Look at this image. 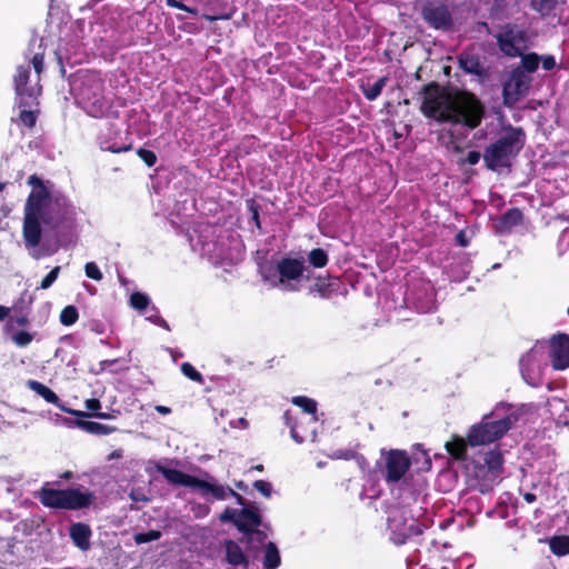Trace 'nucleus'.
Masks as SVG:
<instances>
[{
	"label": "nucleus",
	"mask_w": 569,
	"mask_h": 569,
	"mask_svg": "<svg viewBox=\"0 0 569 569\" xmlns=\"http://www.w3.org/2000/svg\"><path fill=\"white\" fill-rule=\"evenodd\" d=\"M420 111L439 123L462 124L470 130L478 128L485 117V106L472 92L448 91L438 82L425 84L420 92Z\"/></svg>",
	"instance_id": "1"
},
{
	"label": "nucleus",
	"mask_w": 569,
	"mask_h": 569,
	"mask_svg": "<svg viewBox=\"0 0 569 569\" xmlns=\"http://www.w3.org/2000/svg\"><path fill=\"white\" fill-rule=\"evenodd\" d=\"M28 184L32 190L24 203L22 234L26 247L36 248L42 238L41 223L57 230L66 221L72 220L74 213L66 199L51 198L50 191L37 174L28 178Z\"/></svg>",
	"instance_id": "2"
},
{
	"label": "nucleus",
	"mask_w": 569,
	"mask_h": 569,
	"mask_svg": "<svg viewBox=\"0 0 569 569\" xmlns=\"http://www.w3.org/2000/svg\"><path fill=\"white\" fill-rule=\"evenodd\" d=\"M526 142V133L520 127L508 126L503 132L483 151L482 158L488 170L501 172L511 170L513 160L518 157Z\"/></svg>",
	"instance_id": "3"
},
{
	"label": "nucleus",
	"mask_w": 569,
	"mask_h": 569,
	"mask_svg": "<svg viewBox=\"0 0 569 569\" xmlns=\"http://www.w3.org/2000/svg\"><path fill=\"white\" fill-rule=\"evenodd\" d=\"M42 506L51 509L81 510L91 507L96 500L92 491H81L78 488L56 489L51 482H46L37 492Z\"/></svg>",
	"instance_id": "4"
},
{
	"label": "nucleus",
	"mask_w": 569,
	"mask_h": 569,
	"mask_svg": "<svg viewBox=\"0 0 569 569\" xmlns=\"http://www.w3.org/2000/svg\"><path fill=\"white\" fill-rule=\"evenodd\" d=\"M308 268L302 258L283 257L277 261L276 267L264 266L261 268V277L273 287H282L286 290H298L292 284L305 276Z\"/></svg>",
	"instance_id": "5"
},
{
	"label": "nucleus",
	"mask_w": 569,
	"mask_h": 569,
	"mask_svg": "<svg viewBox=\"0 0 569 569\" xmlns=\"http://www.w3.org/2000/svg\"><path fill=\"white\" fill-rule=\"evenodd\" d=\"M154 469L173 486H184L203 490L202 493L210 492L216 499L223 500L229 495L228 488L222 485L210 483L191 475L184 473L178 469L164 467L160 461L151 462Z\"/></svg>",
	"instance_id": "6"
},
{
	"label": "nucleus",
	"mask_w": 569,
	"mask_h": 569,
	"mask_svg": "<svg viewBox=\"0 0 569 569\" xmlns=\"http://www.w3.org/2000/svg\"><path fill=\"white\" fill-rule=\"evenodd\" d=\"M388 528L391 532V540L396 545H403L410 538L423 532V525L413 517L407 507L395 508L390 511Z\"/></svg>",
	"instance_id": "7"
},
{
	"label": "nucleus",
	"mask_w": 569,
	"mask_h": 569,
	"mask_svg": "<svg viewBox=\"0 0 569 569\" xmlns=\"http://www.w3.org/2000/svg\"><path fill=\"white\" fill-rule=\"evenodd\" d=\"M512 419L506 416L499 420H489L485 416L479 423L472 425L468 430V443L470 447L485 446L502 438L511 428Z\"/></svg>",
	"instance_id": "8"
},
{
	"label": "nucleus",
	"mask_w": 569,
	"mask_h": 569,
	"mask_svg": "<svg viewBox=\"0 0 569 569\" xmlns=\"http://www.w3.org/2000/svg\"><path fill=\"white\" fill-rule=\"evenodd\" d=\"M411 467V459L406 450L391 449L385 455V480L388 483L400 481Z\"/></svg>",
	"instance_id": "9"
},
{
	"label": "nucleus",
	"mask_w": 569,
	"mask_h": 569,
	"mask_svg": "<svg viewBox=\"0 0 569 569\" xmlns=\"http://www.w3.org/2000/svg\"><path fill=\"white\" fill-rule=\"evenodd\" d=\"M307 280L312 279L313 283L309 287V295L318 296L321 299L330 300L341 293L345 289L341 280L338 277H332L329 273L326 276L318 274L313 277L310 272L306 276Z\"/></svg>",
	"instance_id": "10"
},
{
	"label": "nucleus",
	"mask_w": 569,
	"mask_h": 569,
	"mask_svg": "<svg viewBox=\"0 0 569 569\" xmlns=\"http://www.w3.org/2000/svg\"><path fill=\"white\" fill-rule=\"evenodd\" d=\"M30 78V66H18L17 73L13 77L14 90L17 96L20 98L19 107L26 108L32 104V101L40 94V88H29L27 84Z\"/></svg>",
	"instance_id": "11"
},
{
	"label": "nucleus",
	"mask_w": 569,
	"mask_h": 569,
	"mask_svg": "<svg viewBox=\"0 0 569 569\" xmlns=\"http://www.w3.org/2000/svg\"><path fill=\"white\" fill-rule=\"evenodd\" d=\"M550 363L556 370H565L569 367V336L558 333L549 342Z\"/></svg>",
	"instance_id": "12"
},
{
	"label": "nucleus",
	"mask_w": 569,
	"mask_h": 569,
	"mask_svg": "<svg viewBox=\"0 0 569 569\" xmlns=\"http://www.w3.org/2000/svg\"><path fill=\"white\" fill-rule=\"evenodd\" d=\"M27 387L30 390L34 391L38 396L42 397L48 403L57 406L61 411L74 416L77 418H89V415L87 412L67 407L63 402H61L57 393L46 385L37 380L30 379L27 381Z\"/></svg>",
	"instance_id": "13"
},
{
	"label": "nucleus",
	"mask_w": 569,
	"mask_h": 569,
	"mask_svg": "<svg viewBox=\"0 0 569 569\" xmlns=\"http://www.w3.org/2000/svg\"><path fill=\"white\" fill-rule=\"evenodd\" d=\"M530 81L531 79L523 70L515 69L511 72L510 81L503 87L505 102L508 103L510 99L516 101L520 96L527 93L530 88Z\"/></svg>",
	"instance_id": "14"
},
{
	"label": "nucleus",
	"mask_w": 569,
	"mask_h": 569,
	"mask_svg": "<svg viewBox=\"0 0 569 569\" xmlns=\"http://www.w3.org/2000/svg\"><path fill=\"white\" fill-rule=\"evenodd\" d=\"M422 17L435 29H448L452 24V17L446 4L425 7L422 9Z\"/></svg>",
	"instance_id": "15"
},
{
	"label": "nucleus",
	"mask_w": 569,
	"mask_h": 569,
	"mask_svg": "<svg viewBox=\"0 0 569 569\" xmlns=\"http://www.w3.org/2000/svg\"><path fill=\"white\" fill-rule=\"evenodd\" d=\"M262 523V517L256 506H249L240 509V516L236 521V528L247 537L258 529Z\"/></svg>",
	"instance_id": "16"
},
{
	"label": "nucleus",
	"mask_w": 569,
	"mask_h": 569,
	"mask_svg": "<svg viewBox=\"0 0 569 569\" xmlns=\"http://www.w3.org/2000/svg\"><path fill=\"white\" fill-rule=\"evenodd\" d=\"M69 536L73 545L80 550L88 551L90 549L92 530L89 525L83 522L72 523L69 528Z\"/></svg>",
	"instance_id": "17"
},
{
	"label": "nucleus",
	"mask_w": 569,
	"mask_h": 569,
	"mask_svg": "<svg viewBox=\"0 0 569 569\" xmlns=\"http://www.w3.org/2000/svg\"><path fill=\"white\" fill-rule=\"evenodd\" d=\"M468 435L466 438L459 435H452L451 439L446 442L445 448L448 455L456 461H466L468 451Z\"/></svg>",
	"instance_id": "18"
},
{
	"label": "nucleus",
	"mask_w": 569,
	"mask_h": 569,
	"mask_svg": "<svg viewBox=\"0 0 569 569\" xmlns=\"http://www.w3.org/2000/svg\"><path fill=\"white\" fill-rule=\"evenodd\" d=\"M411 300L419 312L426 313L433 309L435 292L429 283H427L423 284L419 292L412 293Z\"/></svg>",
	"instance_id": "19"
},
{
	"label": "nucleus",
	"mask_w": 569,
	"mask_h": 569,
	"mask_svg": "<svg viewBox=\"0 0 569 569\" xmlns=\"http://www.w3.org/2000/svg\"><path fill=\"white\" fill-rule=\"evenodd\" d=\"M226 561L234 567H248L249 561L238 542L227 539L224 541Z\"/></svg>",
	"instance_id": "20"
},
{
	"label": "nucleus",
	"mask_w": 569,
	"mask_h": 569,
	"mask_svg": "<svg viewBox=\"0 0 569 569\" xmlns=\"http://www.w3.org/2000/svg\"><path fill=\"white\" fill-rule=\"evenodd\" d=\"M71 423H73L74 426H77L78 428L88 433L97 436H107L113 433L117 430L116 427L102 425L94 421H87L84 420V418H77V420H74L73 422L70 421V425Z\"/></svg>",
	"instance_id": "21"
},
{
	"label": "nucleus",
	"mask_w": 569,
	"mask_h": 569,
	"mask_svg": "<svg viewBox=\"0 0 569 569\" xmlns=\"http://www.w3.org/2000/svg\"><path fill=\"white\" fill-rule=\"evenodd\" d=\"M522 221V211L519 208H510L501 216L498 227L501 232H509L512 228L521 224Z\"/></svg>",
	"instance_id": "22"
},
{
	"label": "nucleus",
	"mask_w": 569,
	"mask_h": 569,
	"mask_svg": "<svg viewBox=\"0 0 569 569\" xmlns=\"http://www.w3.org/2000/svg\"><path fill=\"white\" fill-rule=\"evenodd\" d=\"M102 82L100 80L93 81V92L92 97H90L89 92L87 90H81V97L87 102L92 104V108L88 111L90 114H94L97 111H101L102 103H101V92H102Z\"/></svg>",
	"instance_id": "23"
},
{
	"label": "nucleus",
	"mask_w": 569,
	"mask_h": 569,
	"mask_svg": "<svg viewBox=\"0 0 569 569\" xmlns=\"http://www.w3.org/2000/svg\"><path fill=\"white\" fill-rule=\"evenodd\" d=\"M561 3H565V0H530V8L540 17L546 18L555 14Z\"/></svg>",
	"instance_id": "24"
},
{
	"label": "nucleus",
	"mask_w": 569,
	"mask_h": 569,
	"mask_svg": "<svg viewBox=\"0 0 569 569\" xmlns=\"http://www.w3.org/2000/svg\"><path fill=\"white\" fill-rule=\"evenodd\" d=\"M550 551L558 557L569 555V535L553 536L549 539Z\"/></svg>",
	"instance_id": "25"
},
{
	"label": "nucleus",
	"mask_w": 569,
	"mask_h": 569,
	"mask_svg": "<svg viewBox=\"0 0 569 569\" xmlns=\"http://www.w3.org/2000/svg\"><path fill=\"white\" fill-rule=\"evenodd\" d=\"M503 457L500 450H489L483 456V466L490 472H498L502 469Z\"/></svg>",
	"instance_id": "26"
},
{
	"label": "nucleus",
	"mask_w": 569,
	"mask_h": 569,
	"mask_svg": "<svg viewBox=\"0 0 569 569\" xmlns=\"http://www.w3.org/2000/svg\"><path fill=\"white\" fill-rule=\"evenodd\" d=\"M281 558L274 542H268L263 558V567L266 569H276L280 566Z\"/></svg>",
	"instance_id": "27"
},
{
	"label": "nucleus",
	"mask_w": 569,
	"mask_h": 569,
	"mask_svg": "<svg viewBox=\"0 0 569 569\" xmlns=\"http://www.w3.org/2000/svg\"><path fill=\"white\" fill-rule=\"evenodd\" d=\"M308 262L313 268H325L329 262V257L322 248H315L308 253Z\"/></svg>",
	"instance_id": "28"
},
{
	"label": "nucleus",
	"mask_w": 569,
	"mask_h": 569,
	"mask_svg": "<svg viewBox=\"0 0 569 569\" xmlns=\"http://www.w3.org/2000/svg\"><path fill=\"white\" fill-rule=\"evenodd\" d=\"M459 66L462 70H465L468 73H473V74L480 73L479 59L473 56L461 54L459 57Z\"/></svg>",
	"instance_id": "29"
},
{
	"label": "nucleus",
	"mask_w": 569,
	"mask_h": 569,
	"mask_svg": "<svg viewBox=\"0 0 569 569\" xmlns=\"http://www.w3.org/2000/svg\"><path fill=\"white\" fill-rule=\"evenodd\" d=\"M386 82L387 78L382 77L378 79L375 83L368 84L367 87H362L363 96L370 101L376 100L381 94V91L385 88Z\"/></svg>",
	"instance_id": "30"
},
{
	"label": "nucleus",
	"mask_w": 569,
	"mask_h": 569,
	"mask_svg": "<svg viewBox=\"0 0 569 569\" xmlns=\"http://www.w3.org/2000/svg\"><path fill=\"white\" fill-rule=\"evenodd\" d=\"M59 319L63 326L69 327V326L74 325L79 319L78 309L72 305L66 306L61 310Z\"/></svg>",
	"instance_id": "31"
},
{
	"label": "nucleus",
	"mask_w": 569,
	"mask_h": 569,
	"mask_svg": "<svg viewBox=\"0 0 569 569\" xmlns=\"http://www.w3.org/2000/svg\"><path fill=\"white\" fill-rule=\"evenodd\" d=\"M292 403L309 415H315L317 411V402L306 396H297L292 398Z\"/></svg>",
	"instance_id": "32"
},
{
	"label": "nucleus",
	"mask_w": 569,
	"mask_h": 569,
	"mask_svg": "<svg viewBox=\"0 0 569 569\" xmlns=\"http://www.w3.org/2000/svg\"><path fill=\"white\" fill-rule=\"evenodd\" d=\"M539 61H540V58L537 53L532 52V53H528V54H525L522 58H521V66H522V69L525 72H535L538 67H539Z\"/></svg>",
	"instance_id": "33"
},
{
	"label": "nucleus",
	"mask_w": 569,
	"mask_h": 569,
	"mask_svg": "<svg viewBox=\"0 0 569 569\" xmlns=\"http://www.w3.org/2000/svg\"><path fill=\"white\" fill-rule=\"evenodd\" d=\"M150 303V299L146 293L140 291L132 292L130 296V305L136 310L142 311Z\"/></svg>",
	"instance_id": "34"
},
{
	"label": "nucleus",
	"mask_w": 569,
	"mask_h": 569,
	"mask_svg": "<svg viewBox=\"0 0 569 569\" xmlns=\"http://www.w3.org/2000/svg\"><path fill=\"white\" fill-rule=\"evenodd\" d=\"M162 533L160 530H149L147 532H137L133 540L137 545H142L151 541L159 540Z\"/></svg>",
	"instance_id": "35"
},
{
	"label": "nucleus",
	"mask_w": 569,
	"mask_h": 569,
	"mask_svg": "<svg viewBox=\"0 0 569 569\" xmlns=\"http://www.w3.org/2000/svg\"><path fill=\"white\" fill-rule=\"evenodd\" d=\"M38 113L39 111H32V110H21L18 117V121L22 123L27 128H33L38 120Z\"/></svg>",
	"instance_id": "36"
},
{
	"label": "nucleus",
	"mask_w": 569,
	"mask_h": 569,
	"mask_svg": "<svg viewBox=\"0 0 569 569\" xmlns=\"http://www.w3.org/2000/svg\"><path fill=\"white\" fill-rule=\"evenodd\" d=\"M180 369L181 372L190 380L198 383H203L202 375L190 362H183Z\"/></svg>",
	"instance_id": "37"
},
{
	"label": "nucleus",
	"mask_w": 569,
	"mask_h": 569,
	"mask_svg": "<svg viewBox=\"0 0 569 569\" xmlns=\"http://www.w3.org/2000/svg\"><path fill=\"white\" fill-rule=\"evenodd\" d=\"M11 340L17 347L24 348L32 342L33 333L24 330L17 331L14 335H12Z\"/></svg>",
	"instance_id": "38"
},
{
	"label": "nucleus",
	"mask_w": 569,
	"mask_h": 569,
	"mask_svg": "<svg viewBox=\"0 0 569 569\" xmlns=\"http://www.w3.org/2000/svg\"><path fill=\"white\" fill-rule=\"evenodd\" d=\"M498 42L500 44L501 50L508 54H511V50H517L513 44L512 31H508L505 34L499 36Z\"/></svg>",
	"instance_id": "39"
},
{
	"label": "nucleus",
	"mask_w": 569,
	"mask_h": 569,
	"mask_svg": "<svg viewBox=\"0 0 569 569\" xmlns=\"http://www.w3.org/2000/svg\"><path fill=\"white\" fill-rule=\"evenodd\" d=\"M267 539V533L263 530H260L259 528L249 533L247 537H241L240 542L246 543L247 546L251 545L254 540L262 545L264 543Z\"/></svg>",
	"instance_id": "40"
},
{
	"label": "nucleus",
	"mask_w": 569,
	"mask_h": 569,
	"mask_svg": "<svg viewBox=\"0 0 569 569\" xmlns=\"http://www.w3.org/2000/svg\"><path fill=\"white\" fill-rule=\"evenodd\" d=\"M29 66L32 64L37 76H38V81L40 80V74L42 73L43 71V68H44V50H42L41 52H36L29 60Z\"/></svg>",
	"instance_id": "41"
},
{
	"label": "nucleus",
	"mask_w": 569,
	"mask_h": 569,
	"mask_svg": "<svg viewBox=\"0 0 569 569\" xmlns=\"http://www.w3.org/2000/svg\"><path fill=\"white\" fill-rule=\"evenodd\" d=\"M137 154L148 167H153L157 163L158 158L152 150L139 148Z\"/></svg>",
	"instance_id": "42"
},
{
	"label": "nucleus",
	"mask_w": 569,
	"mask_h": 569,
	"mask_svg": "<svg viewBox=\"0 0 569 569\" xmlns=\"http://www.w3.org/2000/svg\"><path fill=\"white\" fill-rule=\"evenodd\" d=\"M282 419L284 420L286 426L290 428L291 437L296 441L301 442L302 438H300V439L298 438V433H297V430H296V418H293L291 411L290 410H286L283 412Z\"/></svg>",
	"instance_id": "43"
},
{
	"label": "nucleus",
	"mask_w": 569,
	"mask_h": 569,
	"mask_svg": "<svg viewBox=\"0 0 569 569\" xmlns=\"http://www.w3.org/2000/svg\"><path fill=\"white\" fill-rule=\"evenodd\" d=\"M60 266H56L40 282L39 289L46 290L50 288L53 282L57 280L59 273H60Z\"/></svg>",
	"instance_id": "44"
},
{
	"label": "nucleus",
	"mask_w": 569,
	"mask_h": 569,
	"mask_svg": "<svg viewBox=\"0 0 569 569\" xmlns=\"http://www.w3.org/2000/svg\"><path fill=\"white\" fill-rule=\"evenodd\" d=\"M86 276L92 280L100 281L103 276L96 262H87L84 266Z\"/></svg>",
	"instance_id": "45"
},
{
	"label": "nucleus",
	"mask_w": 569,
	"mask_h": 569,
	"mask_svg": "<svg viewBox=\"0 0 569 569\" xmlns=\"http://www.w3.org/2000/svg\"><path fill=\"white\" fill-rule=\"evenodd\" d=\"M240 516V509L226 508L219 516L221 522H232L236 526V521Z\"/></svg>",
	"instance_id": "46"
},
{
	"label": "nucleus",
	"mask_w": 569,
	"mask_h": 569,
	"mask_svg": "<svg viewBox=\"0 0 569 569\" xmlns=\"http://www.w3.org/2000/svg\"><path fill=\"white\" fill-rule=\"evenodd\" d=\"M84 407L88 410L86 412L89 415V417L96 418V413H100L101 402L97 398H90L84 401Z\"/></svg>",
	"instance_id": "47"
},
{
	"label": "nucleus",
	"mask_w": 569,
	"mask_h": 569,
	"mask_svg": "<svg viewBox=\"0 0 569 569\" xmlns=\"http://www.w3.org/2000/svg\"><path fill=\"white\" fill-rule=\"evenodd\" d=\"M253 488L259 491L263 497L270 498L272 492V486L270 482L264 480H256L253 482Z\"/></svg>",
	"instance_id": "48"
},
{
	"label": "nucleus",
	"mask_w": 569,
	"mask_h": 569,
	"mask_svg": "<svg viewBox=\"0 0 569 569\" xmlns=\"http://www.w3.org/2000/svg\"><path fill=\"white\" fill-rule=\"evenodd\" d=\"M166 3L170 8L179 9L184 12L191 13L193 16L198 14V10L196 8L188 7L187 4H184L183 2H181L179 0H167Z\"/></svg>",
	"instance_id": "49"
},
{
	"label": "nucleus",
	"mask_w": 569,
	"mask_h": 569,
	"mask_svg": "<svg viewBox=\"0 0 569 569\" xmlns=\"http://www.w3.org/2000/svg\"><path fill=\"white\" fill-rule=\"evenodd\" d=\"M131 144H124V146H116V144H108L107 142H101V149L104 151H110L112 153H121L127 152L131 150Z\"/></svg>",
	"instance_id": "50"
},
{
	"label": "nucleus",
	"mask_w": 569,
	"mask_h": 569,
	"mask_svg": "<svg viewBox=\"0 0 569 569\" xmlns=\"http://www.w3.org/2000/svg\"><path fill=\"white\" fill-rule=\"evenodd\" d=\"M248 209L251 212V219L253 220L256 227L258 229L261 228L260 216H259V206L254 202V200H250L248 202Z\"/></svg>",
	"instance_id": "51"
},
{
	"label": "nucleus",
	"mask_w": 569,
	"mask_h": 569,
	"mask_svg": "<svg viewBox=\"0 0 569 569\" xmlns=\"http://www.w3.org/2000/svg\"><path fill=\"white\" fill-rule=\"evenodd\" d=\"M481 158V153L479 151H476V150H472V151H469L466 159L463 161H461V163H468L470 166H475L479 162Z\"/></svg>",
	"instance_id": "52"
},
{
	"label": "nucleus",
	"mask_w": 569,
	"mask_h": 569,
	"mask_svg": "<svg viewBox=\"0 0 569 569\" xmlns=\"http://www.w3.org/2000/svg\"><path fill=\"white\" fill-rule=\"evenodd\" d=\"M542 69L546 71H550L556 67V59L553 56H546L541 60Z\"/></svg>",
	"instance_id": "53"
},
{
	"label": "nucleus",
	"mask_w": 569,
	"mask_h": 569,
	"mask_svg": "<svg viewBox=\"0 0 569 569\" xmlns=\"http://www.w3.org/2000/svg\"><path fill=\"white\" fill-rule=\"evenodd\" d=\"M355 456H356V452L351 449L338 450L337 452H335L336 458L343 459V460H350V459L355 458Z\"/></svg>",
	"instance_id": "54"
},
{
	"label": "nucleus",
	"mask_w": 569,
	"mask_h": 569,
	"mask_svg": "<svg viewBox=\"0 0 569 569\" xmlns=\"http://www.w3.org/2000/svg\"><path fill=\"white\" fill-rule=\"evenodd\" d=\"M228 492H229V495H230L231 497H233V498L236 499V501H237V503H238V505L242 506L243 508H244V507H248V506H247V501H246V499H244L241 495H239L238 492H236V491H234L233 489H231V488H228Z\"/></svg>",
	"instance_id": "55"
},
{
	"label": "nucleus",
	"mask_w": 569,
	"mask_h": 569,
	"mask_svg": "<svg viewBox=\"0 0 569 569\" xmlns=\"http://www.w3.org/2000/svg\"><path fill=\"white\" fill-rule=\"evenodd\" d=\"M456 242L460 247H467L469 244V240H468V238H467V236H466V233L463 231H459L456 234Z\"/></svg>",
	"instance_id": "56"
},
{
	"label": "nucleus",
	"mask_w": 569,
	"mask_h": 569,
	"mask_svg": "<svg viewBox=\"0 0 569 569\" xmlns=\"http://www.w3.org/2000/svg\"><path fill=\"white\" fill-rule=\"evenodd\" d=\"M154 410L157 412H159L160 415H164V416L171 413V409L169 407H166V406H162V405L156 406Z\"/></svg>",
	"instance_id": "57"
},
{
	"label": "nucleus",
	"mask_w": 569,
	"mask_h": 569,
	"mask_svg": "<svg viewBox=\"0 0 569 569\" xmlns=\"http://www.w3.org/2000/svg\"><path fill=\"white\" fill-rule=\"evenodd\" d=\"M96 418L103 419V420H109V419H114L116 416L113 413L101 412L100 411V413H96Z\"/></svg>",
	"instance_id": "58"
},
{
	"label": "nucleus",
	"mask_w": 569,
	"mask_h": 569,
	"mask_svg": "<svg viewBox=\"0 0 569 569\" xmlns=\"http://www.w3.org/2000/svg\"><path fill=\"white\" fill-rule=\"evenodd\" d=\"M16 322L20 327H26L29 325V319L27 316H21L16 319Z\"/></svg>",
	"instance_id": "59"
},
{
	"label": "nucleus",
	"mask_w": 569,
	"mask_h": 569,
	"mask_svg": "<svg viewBox=\"0 0 569 569\" xmlns=\"http://www.w3.org/2000/svg\"><path fill=\"white\" fill-rule=\"evenodd\" d=\"M10 312V309L4 306H0V321H3Z\"/></svg>",
	"instance_id": "60"
},
{
	"label": "nucleus",
	"mask_w": 569,
	"mask_h": 569,
	"mask_svg": "<svg viewBox=\"0 0 569 569\" xmlns=\"http://www.w3.org/2000/svg\"><path fill=\"white\" fill-rule=\"evenodd\" d=\"M523 499L528 502V503H532L536 501L537 497L535 493L532 492H526L523 493Z\"/></svg>",
	"instance_id": "61"
},
{
	"label": "nucleus",
	"mask_w": 569,
	"mask_h": 569,
	"mask_svg": "<svg viewBox=\"0 0 569 569\" xmlns=\"http://www.w3.org/2000/svg\"><path fill=\"white\" fill-rule=\"evenodd\" d=\"M59 478L63 480H70L73 478V472L70 470H66L59 476Z\"/></svg>",
	"instance_id": "62"
},
{
	"label": "nucleus",
	"mask_w": 569,
	"mask_h": 569,
	"mask_svg": "<svg viewBox=\"0 0 569 569\" xmlns=\"http://www.w3.org/2000/svg\"><path fill=\"white\" fill-rule=\"evenodd\" d=\"M251 470H254V471H258V472H262L263 471V465L259 463V465H254L251 467Z\"/></svg>",
	"instance_id": "63"
},
{
	"label": "nucleus",
	"mask_w": 569,
	"mask_h": 569,
	"mask_svg": "<svg viewBox=\"0 0 569 569\" xmlns=\"http://www.w3.org/2000/svg\"><path fill=\"white\" fill-rule=\"evenodd\" d=\"M237 488L241 489V490H244L247 487L244 486V483L242 481H239L237 483Z\"/></svg>",
	"instance_id": "64"
}]
</instances>
